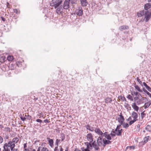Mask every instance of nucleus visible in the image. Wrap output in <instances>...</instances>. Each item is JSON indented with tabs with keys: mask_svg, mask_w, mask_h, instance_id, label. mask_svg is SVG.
<instances>
[{
	"mask_svg": "<svg viewBox=\"0 0 151 151\" xmlns=\"http://www.w3.org/2000/svg\"><path fill=\"white\" fill-rule=\"evenodd\" d=\"M124 106L128 110H130L131 109V107L129 105L128 103H125Z\"/></svg>",
	"mask_w": 151,
	"mask_h": 151,
	"instance_id": "393cba45",
	"label": "nucleus"
},
{
	"mask_svg": "<svg viewBox=\"0 0 151 151\" xmlns=\"http://www.w3.org/2000/svg\"><path fill=\"white\" fill-rule=\"evenodd\" d=\"M14 12L18 14H19L20 13V12L19 11H18L17 9H14Z\"/></svg>",
	"mask_w": 151,
	"mask_h": 151,
	"instance_id": "4c0bfd02",
	"label": "nucleus"
},
{
	"mask_svg": "<svg viewBox=\"0 0 151 151\" xmlns=\"http://www.w3.org/2000/svg\"><path fill=\"white\" fill-rule=\"evenodd\" d=\"M134 88L138 91L141 92H142V90L140 89V87L138 85H135L134 86Z\"/></svg>",
	"mask_w": 151,
	"mask_h": 151,
	"instance_id": "c756f323",
	"label": "nucleus"
},
{
	"mask_svg": "<svg viewBox=\"0 0 151 151\" xmlns=\"http://www.w3.org/2000/svg\"><path fill=\"white\" fill-rule=\"evenodd\" d=\"M97 143L96 141H94L92 143V146L94 148L95 150H98L99 149V147L102 145L104 147L106 145L110 144L111 141L107 140L106 139L101 140L100 137H98L97 139Z\"/></svg>",
	"mask_w": 151,
	"mask_h": 151,
	"instance_id": "f257e3e1",
	"label": "nucleus"
},
{
	"mask_svg": "<svg viewBox=\"0 0 151 151\" xmlns=\"http://www.w3.org/2000/svg\"><path fill=\"white\" fill-rule=\"evenodd\" d=\"M3 141V139L2 137L0 136V143H1Z\"/></svg>",
	"mask_w": 151,
	"mask_h": 151,
	"instance_id": "09e8293b",
	"label": "nucleus"
},
{
	"mask_svg": "<svg viewBox=\"0 0 151 151\" xmlns=\"http://www.w3.org/2000/svg\"><path fill=\"white\" fill-rule=\"evenodd\" d=\"M62 1L61 0H52L50 2V5L51 6H54L56 9L62 4Z\"/></svg>",
	"mask_w": 151,
	"mask_h": 151,
	"instance_id": "7ed1b4c3",
	"label": "nucleus"
},
{
	"mask_svg": "<svg viewBox=\"0 0 151 151\" xmlns=\"http://www.w3.org/2000/svg\"><path fill=\"white\" fill-rule=\"evenodd\" d=\"M7 146L8 147H10L11 150L12 151L13 148L15 146V145L13 143V142L10 141L9 142L8 144H7Z\"/></svg>",
	"mask_w": 151,
	"mask_h": 151,
	"instance_id": "4468645a",
	"label": "nucleus"
},
{
	"mask_svg": "<svg viewBox=\"0 0 151 151\" xmlns=\"http://www.w3.org/2000/svg\"><path fill=\"white\" fill-rule=\"evenodd\" d=\"M13 151H19L18 149H13V150H12Z\"/></svg>",
	"mask_w": 151,
	"mask_h": 151,
	"instance_id": "603ef678",
	"label": "nucleus"
},
{
	"mask_svg": "<svg viewBox=\"0 0 151 151\" xmlns=\"http://www.w3.org/2000/svg\"><path fill=\"white\" fill-rule=\"evenodd\" d=\"M36 121L37 122L41 123L42 122V121L41 120L38 119L36 120Z\"/></svg>",
	"mask_w": 151,
	"mask_h": 151,
	"instance_id": "de8ad7c7",
	"label": "nucleus"
},
{
	"mask_svg": "<svg viewBox=\"0 0 151 151\" xmlns=\"http://www.w3.org/2000/svg\"><path fill=\"white\" fill-rule=\"evenodd\" d=\"M1 149L0 148V151H1Z\"/></svg>",
	"mask_w": 151,
	"mask_h": 151,
	"instance_id": "338daca9",
	"label": "nucleus"
},
{
	"mask_svg": "<svg viewBox=\"0 0 151 151\" xmlns=\"http://www.w3.org/2000/svg\"><path fill=\"white\" fill-rule=\"evenodd\" d=\"M57 9L56 10V12L57 14H61L63 11V6H59L57 8Z\"/></svg>",
	"mask_w": 151,
	"mask_h": 151,
	"instance_id": "f8f14e48",
	"label": "nucleus"
},
{
	"mask_svg": "<svg viewBox=\"0 0 151 151\" xmlns=\"http://www.w3.org/2000/svg\"><path fill=\"white\" fill-rule=\"evenodd\" d=\"M104 137L106 138L108 140L110 141L109 140H111V139L110 134H108V133L106 132H105L104 133V134L103 136V139H104L103 138Z\"/></svg>",
	"mask_w": 151,
	"mask_h": 151,
	"instance_id": "ddd939ff",
	"label": "nucleus"
},
{
	"mask_svg": "<svg viewBox=\"0 0 151 151\" xmlns=\"http://www.w3.org/2000/svg\"><path fill=\"white\" fill-rule=\"evenodd\" d=\"M13 56L11 55H9L7 57V60L9 61H12L13 60Z\"/></svg>",
	"mask_w": 151,
	"mask_h": 151,
	"instance_id": "7c9ffc66",
	"label": "nucleus"
},
{
	"mask_svg": "<svg viewBox=\"0 0 151 151\" xmlns=\"http://www.w3.org/2000/svg\"><path fill=\"white\" fill-rule=\"evenodd\" d=\"M94 131L96 134L98 135H100L98 137H100L101 138V140H104L106 139H103V136L104 133L99 129L96 128L94 130Z\"/></svg>",
	"mask_w": 151,
	"mask_h": 151,
	"instance_id": "0eeeda50",
	"label": "nucleus"
},
{
	"mask_svg": "<svg viewBox=\"0 0 151 151\" xmlns=\"http://www.w3.org/2000/svg\"><path fill=\"white\" fill-rule=\"evenodd\" d=\"M150 137L149 136H147V137H145L143 139V141L146 144L150 139Z\"/></svg>",
	"mask_w": 151,
	"mask_h": 151,
	"instance_id": "b1692460",
	"label": "nucleus"
},
{
	"mask_svg": "<svg viewBox=\"0 0 151 151\" xmlns=\"http://www.w3.org/2000/svg\"><path fill=\"white\" fill-rule=\"evenodd\" d=\"M41 151H49L47 148L46 147H43L42 148Z\"/></svg>",
	"mask_w": 151,
	"mask_h": 151,
	"instance_id": "58836bf2",
	"label": "nucleus"
},
{
	"mask_svg": "<svg viewBox=\"0 0 151 151\" xmlns=\"http://www.w3.org/2000/svg\"><path fill=\"white\" fill-rule=\"evenodd\" d=\"M1 18L2 20H3V21H5V19L3 17H1Z\"/></svg>",
	"mask_w": 151,
	"mask_h": 151,
	"instance_id": "5fc2aeb1",
	"label": "nucleus"
},
{
	"mask_svg": "<svg viewBox=\"0 0 151 151\" xmlns=\"http://www.w3.org/2000/svg\"><path fill=\"white\" fill-rule=\"evenodd\" d=\"M25 117L26 119H28L30 120L31 119V116H29V115H25Z\"/></svg>",
	"mask_w": 151,
	"mask_h": 151,
	"instance_id": "37998d69",
	"label": "nucleus"
},
{
	"mask_svg": "<svg viewBox=\"0 0 151 151\" xmlns=\"http://www.w3.org/2000/svg\"><path fill=\"white\" fill-rule=\"evenodd\" d=\"M60 142V140L57 139L55 142V145L56 146L54 149V151H63V149L61 146L59 147V149L58 148V143Z\"/></svg>",
	"mask_w": 151,
	"mask_h": 151,
	"instance_id": "423d86ee",
	"label": "nucleus"
},
{
	"mask_svg": "<svg viewBox=\"0 0 151 151\" xmlns=\"http://www.w3.org/2000/svg\"><path fill=\"white\" fill-rule=\"evenodd\" d=\"M86 127L87 129L88 130L91 131H93L94 130L93 128L91 127H90L89 125H87L86 126Z\"/></svg>",
	"mask_w": 151,
	"mask_h": 151,
	"instance_id": "bb28decb",
	"label": "nucleus"
},
{
	"mask_svg": "<svg viewBox=\"0 0 151 151\" xmlns=\"http://www.w3.org/2000/svg\"><path fill=\"white\" fill-rule=\"evenodd\" d=\"M110 134L112 136H115L116 135V134H115V133H114V134L111 133Z\"/></svg>",
	"mask_w": 151,
	"mask_h": 151,
	"instance_id": "864d4df0",
	"label": "nucleus"
},
{
	"mask_svg": "<svg viewBox=\"0 0 151 151\" xmlns=\"http://www.w3.org/2000/svg\"><path fill=\"white\" fill-rule=\"evenodd\" d=\"M3 127V126L2 125H1L0 124V128H2Z\"/></svg>",
	"mask_w": 151,
	"mask_h": 151,
	"instance_id": "13d9d810",
	"label": "nucleus"
},
{
	"mask_svg": "<svg viewBox=\"0 0 151 151\" xmlns=\"http://www.w3.org/2000/svg\"><path fill=\"white\" fill-rule=\"evenodd\" d=\"M145 114L144 113V112L141 113V116L142 119H143V117L145 116Z\"/></svg>",
	"mask_w": 151,
	"mask_h": 151,
	"instance_id": "c03bdc74",
	"label": "nucleus"
},
{
	"mask_svg": "<svg viewBox=\"0 0 151 151\" xmlns=\"http://www.w3.org/2000/svg\"><path fill=\"white\" fill-rule=\"evenodd\" d=\"M135 102H136L137 104L138 105L141 104V99H139L138 100L136 101H135Z\"/></svg>",
	"mask_w": 151,
	"mask_h": 151,
	"instance_id": "79ce46f5",
	"label": "nucleus"
},
{
	"mask_svg": "<svg viewBox=\"0 0 151 151\" xmlns=\"http://www.w3.org/2000/svg\"><path fill=\"white\" fill-rule=\"evenodd\" d=\"M135 147L134 146H128L127 147V149L130 148L132 150H134L135 148Z\"/></svg>",
	"mask_w": 151,
	"mask_h": 151,
	"instance_id": "e433bc0d",
	"label": "nucleus"
},
{
	"mask_svg": "<svg viewBox=\"0 0 151 151\" xmlns=\"http://www.w3.org/2000/svg\"><path fill=\"white\" fill-rule=\"evenodd\" d=\"M85 145H86V147L85 148L84 147H82L81 150L82 151H90L89 149L92 148V145L91 144L88 142H86Z\"/></svg>",
	"mask_w": 151,
	"mask_h": 151,
	"instance_id": "39448f33",
	"label": "nucleus"
},
{
	"mask_svg": "<svg viewBox=\"0 0 151 151\" xmlns=\"http://www.w3.org/2000/svg\"><path fill=\"white\" fill-rule=\"evenodd\" d=\"M64 139V137H62V140H61V141H63V139Z\"/></svg>",
	"mask_w": 151,
	"mask_h": 151,
	"instance_id": "052dcab7",
	"label": "nucleus"
},
{
	"mask_svg": "<svg viewBox=\"0 0 151 151\" xmlns=\"http://www.w3.org/2000/svg\"><path fill=\"white\" fill-rule=\"evenodd\" d=\"M127 98H128V99L130 100V101H133V98L132 96L130 95H128L127 96Z\"/></svg>",
	"mask_w": 151,
	"mask_h": 151,
	"instance_id": "72a5a7b5",
	"label": "nucleus"
},
{
	"mask_svg": "<svg viewBox=\"0 0 151 151\" xmlns=\"http://www.w3.org/2000/svg\"><path fill=\"white\" fill-rule=\"evenodd\" d=\"M149 2H151V0H148Z\"/></svg>",
	"mask_w": 151,
	"mask_h": 151,
	"instance_id": "680f3d73",
	"label": "nucleus"
},
{
	"mask_svg": "<svg viewBox=\"0 0 151 151\" xmlns=\"http://www.w3.org/2000/svg\"><path fill=\"white\" fill-rule=\"evenodd\" d=\"M151 7V4L150 3H148L145 4V9L146 10L149 9Z\"/></svg>",
	"mask_w": 151,
	"mask_h": 151,
	"instance_id": "aec40b11",
	"label": "nucleus"
},
{
	"mask_svg": "<svg viewBox=\"0 0 151 151\" xmlns=\"http://www.w3.org/2000/svg\"><path fill=\"white\" fill-rule=\"evenodd\" d=\"M145 129L147 131H151V126L149 125H147Z\"/></svg>",
	"mask_w": 151,
	"mask_h": 151,
	"instance_id": "473e14b6",
	"label": "nucleus"
},
{
	"mask_svg": "<svg viewBox=\"0 0 151 151\" xmlns=\"http://www.w3.org/2000/svg\"><path fill=\"white\" fill-rule=\"evenodd\" d=\"M111 101V99L109 98H107L105 100V101L106 103H110Z\"/></svg>",
	"mask_w": 151,
	"mask_h": 151,
	"instance_id": "c85d7f7f",
	"label": "nucleus"
},
{
	"mask_svg": "<svg viewBox=\"0 0 151 151\" xmlns=\"http://www.w3.org/2000/svg\"><path fill=\"white\" fill-rule=\"evenodd\" d=\"M20 118L21 119V120L23 121H24L26 119V118L25 117H23L22 115L20 116Z\"/></svg>",
	"mask_w": 151,
	"mask_h": 151,
	"instance_id": "a18cd8bd",
	"label": "nucleus"
},
{
	"mask_svg": "<svg viewBox=\"0 0 151 151\" xmlns=\"http://www.w3.org/2000/svg\"><path fill=\"white\" fill-rule=\"evenodd\" d=\"M68 149L67 147H66L65 149V151H68Z\"/></svg>",
	"mask_w": 151,
	"mask_h": 151,
	"instance_id": "bf43d9fd",
	"label": "nucleus"
},
{
	"mask_svg": "<svg viewBox=\"0 0 151 151\" xmlns=\"http://www.w3.org/2000/svg\"><path fill=\"white\" fill-rule=\"evenodd\" d=\"M138 93L137 92H136V91L132 92V93H131V94L132 95H133V96L134 95L136 96H138Z\"/></svg>",
	"mask_w": 151,
	"mask_h": 151,
	"instance_id": "f704fd0d",
	"label": "nucleus"
},
{
	"mask_svg": "<svg viewBox=\"0 0 151 151\" xmlns=\"http://www.w3.org/2000/svg\"><path fill=\"white\" fill-rule=\"evenodd\" d=\"M7 129H10L9 128H7Z\"/></svg>",
	"mask_w": 151,
	"mask_h": 151,
	"instance_id": "0e129e2a",
	"label": "nucleus"
},
{
	"mask_svg": "<svg viewBox=\"0 0 151 151\" xmlns=\"http://www.w3.org/2000/svg\"><path fill=\"white\" fill-rule=\"evenodd\" d=\"M132 107L133 109L136 111H137L139 110V107L136 105L135 103H133L132 104Z\"/></svg>",
	"mask_w": 151,
	"mask_h": 151,
	"instance_id": "6ab92c4d",
	"label": "nucleus"
},
{
	"mask_svg": "<svg viewBox=\"0 0 151 151\" xmlns=\"http://www.w3.org/2000/svg\"><path fill=\"white\" fill-rule=\"evenodd\" d=\"M76 13L77 15L79 16H81L83 14V11L82 8H79L77 9L76 11Z\"/></svg>",
	"mask_w": 151,
	"mask_h": 151,
	"instance_id": "2eb2a0df",
	"label": "nucleus"
},
{
	"mask_svg": "<svg viewBox=\"0 0 151 151\" xmlns=\"http://www.w3.org/2000/svg\"><path fill=\"white\" fill-rule=\"evenodd\" d=\"M74 151H81L80 150H79L78 149H75Z\"/></svg>",
	"mask_w": 151,
	"mask_h": 151,
	"instance_id": "6e6d98bb",
	"label": "nucleus"
},
{
	"mask_svg": "<svg viewBox=\"0 0 151 151\" xmlns=\"http://www.w3.org/2000/svg\"><path fill=\"white\" fill-rule=\"evenodd\" d=\"M87 138L88 141L89 142V143L93 141V136L91 133H88L87 134L86 136Z\"/></svg>",
	"mask_w": 151,
	"mask_h": 151,
	"instance_id": "9b49d317",
	"label": "nucleus"
},
{
	"mask_svg": "<svg viewBox=\"0 0 151 151\" xmlns=\"http://www.w3.org/2000/svg\"><path fill=\"white\" fill-rule=\"evenodd\" d=\"M81 5L83 6H86L88 4L86 0H80Z\"/></svg>",
	"mask_w": 151,
	"mask_h": 151,
	"instance_id": "f3484780",
	"label": "nucleus"
},
{
	"mask_svg": "<svg viewBox=\"0 0 151 151\" xmlns=\"http://www.w3.org/2000/svg\"><path fill=\"white\" fill-rule=\"evenodd\" d=\"M138 117V114L135 112L133 111L132 113L131 116L128 119V120L129 121V124L131 125L137 120Z\"/></svg>",
	"mask_w": 151,
	"mask_h": 151,
	"instance_id": "f03ea898",
	"label": "nucleus"
},
{
	"mask_svg": "<svg viewBox=\"0 0 151 151\" xmlns=\"http://www.w3.org/2000/svg\"><path fill=\"white\" fill-rule=\"evenodd\" d=\"M144 11H140L137 13V15L138 17H141L144 15Z\"/></svg>",
	"mask_w": 151,
	"mask_h": 151,
	"instance_id": "cd10ccee",
	"label": "nucleus"
},
{
	"mask_svg": "<svg viewBox=\"0 0 151 151\" xmlns=\"http://www.w3.org/2000/svg\"><path fill=\"white\" fill-rule=\"evenodd\" d=\"M19 140V138L18 137H15L13 138L12 141L14 144H16L18 142Z\"/></svg>",
	"mask_w": 151,
	"mask_h": 151,
	"instance_id": "5701e85b",
	"label": "nucleus"
},
{
	"mask_svg": "<svg viewBox=\"0 0 151 151\" xmlns=\"http://www.w3.org/2000/svg\"><path fill=\"white\" fill-rule=\"evenodd\" d=\"M29 151L27 150V149H25V151Z\"/></svg>",
	"mask_w": 151,
	"mask_h": 151,
	"instance_id": "e2e57ef3",
	"label": "nucleus"
},
{
	"mask_svg": "<svg viewBox=\"0 0 151 151\" xmlns=\"http://www.w3.org/2000/svg\"><path fill=\"white\" fill-rule=\"evenodd\" d=\"M137 80L138 82L141 85V86H143V85L142 84V82L141 81L140 79H139L138 77H137Z\"/></svg>",
	"mask_w": 151,
	"mask_h": 151,
	"instance_id": "c9c22d12",
	"label": "nucleus"
},
{
	"mask_svg": "<svg viewBox=\"0 0 151 151\" xmlns=\"http://www.w3.org/2000/svg\"><path fill=\"white\" fill-rule=\"evenodd\" d=\"M120 125H118L115 131L113 132L114 133H115L116 135L117 136H121L122 132L123 131L122 129H120Z\"/></svg>",
	"mask_w": 151,
	"mask_h": 151,
	"instance_id": "20e7f679",
	"label": "nucleus"
},
{
	"mask_svg": "<svg viewBox=\"0 0 151 151\" xmlns=\"http://www.w3.org/2000/svg\"><path fill=\"white\" fill-rule=\"evenodd\" d=\"M70 0H65L63 5V8L65 9H68L69 7V2Z\"/></svg>",
	"mask_w": 151,
	"mask_h": 151,
	"instance_id": "9d476101",
	"label": "nucleus"
},
{
	"mask_svg": "<svg viewBox=\"0 0 151 151\" xmlns=\"http://www.w3.org/2000/svg\"><path fill=\"white\" fill-rule=\"evenodd\" d=\"M3 151H4V150H3Z\"/></svg>",
	"mask_w": 151,
	"mask_h": 151,
	"instance_id": "774afa93",
	"label": "nucleus"
},
{
	"mask_svg": "<svg viewBox=\"0 0 151 151\" xmlns=\"http://www.w3.org/2000/svg\"><path fill=\"white\" fill-rule=\"evenodd\" d=\"M44 122L45 123H49V121L47 119H46L44 120Z\"/></svg>",
	"mask_w": 151,
	"mask_h": 151,
	"instance_id": "8fccbe9b",
	"label": "nucleus"
},
{
	"mask_svg": "<svg viewBox=\"0 0 151 151\" xmlns=\"http://www.w3.org/2000/svg\"><path fill=\"white\" fill-rule=\"evenodd\" d=\"M123 125L124 127L127 129L129 127V124L128 123H126L125 124H123Z\"/></svg>",
	"mask_w": 151,
	"mask_h": 151,
	"instance_id": "ea45409f",
	"label": "nucleus"
},
{
	"mask_svg": "<svg viewBox=\"0 0 151 151\" xmlns=\"http://www.w3.org/2000/svg\"><path fill=\"white\" fill-rule=\"evenodd\" d=\"M27 148V145L26 144H24V149L25 150V149H26Z\"/></svg>",
	"mask_w": 151,
	"mask_h": 151,
	"instance_id": "3c124183",
	"label": "nucleus"
},
{
	"mask_svg": "<svg viewBox=\"0 0 151 151\" xmlns=\"http://www.w3.org/2000/svg\"><path fill=\"white\" fill-rule=\"evenodd\" d=\"M122 99L123 100H125V101H126V99L124 97H123L122 98Z\"/></svg>",
	"mask_w": 151,
	"mask_h": 151,
	"instance_id": "4d7b16f0",
	"label": "nucleus"
},
{
	"mask_svg": "<svg viewBox=\"0 0 151 151\" xmlns=\"http://www.w3.org/2000/svg\"><path fill=\"white\" fill-rule=\"evenodd\" d=\"M8 147L7 146V143H5L4 146V151H10V149L8 148Z\"/></svg>",
	"mask_w": 151,
	"mask_h": 151,
	"instance_id": "a878e982",
	"label": "nucleus"
},
{
	"mask_svg": "<svg viewBox=\"0 0 151 151\" xmlns=\"http://www.w3.org/2000/svg\"><path fill=\"white\" fill-rule=\"evenodd\" d=\"M129 28V27L127 25H123L120 26L119 27V29L120 30L122 31L123 30L128 29Z\"/></svg>",
	"mask_w": 151,
	"mask_h": 151,
	"instance_id": "a211bd4d",
	"label": "nucleus"
},
{
	"mask_svg": "<svg viewBox=\"0 0 151 151\" xmlns=\"http://www.w3.org/2000/svg\"><path fill=\"white\" fill-rule=\"evenodd\" d=\"M47 140L49 142V144L50 146L51 147H53L54 146L53 141L52 139H50L49 138H47Z\"/></svg>",
	"mask_w": 151,
	"mask_h": 151,
	"instance_id": "dca6fc26",
	"label": "nucleus"
},
{
	"mask_svg": "<svg viewBox=\"0 0 151 151\" xmlns=\"http://www.w3.org/2000/svg\"><path fill=\"white\" fill-rule=\"evenodd\" d=\"M35 99L36 100H37V98H36V99L35 98Z\"/></svg>",
	"mask_w": 151,
	"mask_h": 151,
	"instance_id": "69168bd1",
	"label": "nucleus"
},
{
	"mask_svg": "<svg viewBox=\"0 0 151 151\" xmlns=\"http://www.w3.org/2000/svg\"><path fill=\"white\" fill-rule=\"evenodd\" d=\"M143 91L146 93L151 98V94L147 90H145L144 88H143Z\"/></svg>",
	"mask_w": 151,
	"mask_h": 151,
	"instance_id": "2f4dec72",
	"label": "nucleus"
},
{
	"mask_svg": "<svg viewBox=\"0 0 151 151\" xmlns=\"http://www.w3.org/2000/svg\"><path fill=\"white\" fill-rule=\"evenodd\" d=\"M143 84L144 86H145L146 88L150 92H151V88L148 86L146 83L145 82H144Z\"/></svg>",
	"mask_w": 151,
	"mask_h": 151,
	"instance_id": "4be33fe9",
	"label": "nucleus"
},
{
	"mask_svg": "<svg viewBox=\"0 0 151 151\" xmlns=\"http://www.w3.org/2000/svg\"><path fill=\"white\" fill-rule=\"evenodd\" d=\"M117 120L120 124L119 125H120L121 126V125H123L124 121V119L123 116L121 114L119 115L117 118Z\"/></svg>",
	"mask_w": 151,
	"mask_h": 151,
	"instance_id": "1a4fd4ad",
	"label": "nucleus"
},
{
	"mask_svg": "<svg viewBox=\"0 0 151 151\" xmlns=\"http://www.w3.org/2000/svg\"><path fill=\"white\" fill-rule=\"evenodd\" d=\"M145 21L146 22H147L151 18V12L149 11H147L145 12Z\"/></svg>",
	"mask_w": 151,
	"mask_h": 151,
	"instance_id": "6e6552de",
	"label": "nucleus"
},
{
	"mask_svg": "<svg viewBox=\"0 0 151 151\" xmlns=\"http://www.w3.org/2000/svg\"><path fill=\"white\" fill-rule=\"evenodd\" d=\"M134 101H137L138 100L139 98V97H138V96H136V97H134Z\"/></svg>",
	"mask_w": 151,
	"mask_h": 151,
	"instance_id": "49530a36",
	"label": "nucleus"
},
{
	"mask_svg": "<svg viewBox=\"0 0 151 151\" xmlns=\"http://www.w3.org/2000/svg\"><path fill=\"white\" fill-rule=\"evenodd\" d=\"M151 104V101H150L147 103H146L144 106L145 108H148Z\"/></svg>",
	"mask_w": 151,
	"mask_h": 151,
	"instance_id": "412c9836",
	"label": "nucleus"
},
{
	"mask_svg": "<svg viewBox=\"0 0 151 151\" xmlns=\"http://www.w3.org/2000/svg\"><path fill=\"white\" fill-rule=\"evenodd\" d=\"M145 143L142 141L139 142V146H142L144 145H145Z\"/></svg>",
	"mask_w": 151,
	"mask_h": 151,
	"instance_id": "a19ab883",
	"label": "nucleus"
}]
</instances>
